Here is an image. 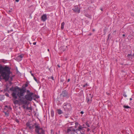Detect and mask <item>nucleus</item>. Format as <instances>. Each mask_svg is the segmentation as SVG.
<instances>
[{
    "label": "nucleus",
    "mask_w": 134,
    "mask_h": 134,
    "mask_svg": "<svg viewBox=\"0 0 134 134\" xmlns=\"http://www.w3.org/2000/svg\"><path fill=\"white\" fill-rule=\"evenodd\" d=\"M11 69V68L8 65L3 66L0 64V81L3 79L7 82L9 81V78L11 80H12L13 77L10 76V74H12Z\"/></svg>",
    "instance_id": "obj_1"
},
{
    "label": "nucleus",
    "mask_w": 134,
    "mask_h": 134,
    "mask_svg": "<svg viewBox=\"0 0 134 134\" xmlns=\"http://www.w3.org/2000/svg\"><path fill=\"white\" fill-rule=\"evenodd\" d=\"M13 88H10V90L11 91H13L12 93V95L13 98H14V100L18 98V97L19 99V100L22 104H23L25 105H28V102L25 99V95L24 97V94L23 96H21L20 94V91L16 90L15 91V90L13 89Z\"/></svg>",
    "instance_id": "obj_2"
},
{
    "label": "nucleus",
    "mask_w": 134,
    "mask_h": 134,
    "mask_svg": "<svg viewBox=\"0 0 134 134\" xmlns=\"http://www.w3.org/2000/svg\"><path fill=\"white\" fill-rule=\"evenodd\" d=\"M28 86V83L27 82H26L25 84H24L21 87H19L18 86H15L14 87L13 86L11 88H13V89L15 90V91L16 90L19 91H25V90L26 89V88Z\"/></svg>",
    "instance_id": "obj_3"
},
{
    "label": "nucleus",
    "mask_w": 134,
    "mask_h": 134,
    "mask_svg": "<svg viewBox=\"0 0 134 134\" xmlns=\"http://www.w3.org/2000/svg\"><path fill=\"white\" fill-rule=\"evenodd\" d=\"M35 131L36 133L37 134H44V131L42 128H41L40 126L38 125L35 126Z\"/></svg>",
    "instance_id": "obj_4"
},
{
    "label": "nucleus",
    "mask_w": 134,
    "mask_h": 134,
    "mask_svg": "<svg viewBox=\"0 0 134 134\" xmlns=\"http://www.w3.org/2000/svg\"><path fill=\"white\" fill-rule=\"evenodd\" d=\"M60 96H62L63 97H65L68 98H69L70 95L68 93L67 91L66 90H63L62 91V93L60 94Z\"/></svg>",
    "instance_id": "obj_5"
},
{
    "label": "nucleus",
    "mask_w": 134,
    "mask_h": 134,
    "mask_svg": "<svg viewBox=\"0 0 134 134\" xmlns=\"http://www.w3.org/2000/svg\"><path fill=\"white\" fill-rule=\"evenodd\" d=\"M63 108L65 111H70L71 109V106L70 103H64Z\"/></svg>",
    "instance_id": "obj_6"
},
{
    "label": "nucleus",
    "mask_w": 134,
    "mask_h": 134,
    "mask_svg": "<svg viewBox=\"0 0 134 134\" xmlns=\"http://www.w3.org/2000/svg\"><path fill=\"white\" fill-rule=\"evenodd\" d=\"M34 94H26L25 95V99L28 101L31 102L33 99V95Z\"/></svg>",
    "instance_id": "obj_7"
},
{
    "label": "nucleus",
    "mask_w": 134,
    "mask_h": 134,
    "mask_svg": "<svg viewBox=\"0 0 134 134\" xmlns=\"http://www.w3.org/2000/svg\"><path fill=\"white\" fill-rule=\"evenodd\" d=\"M93 96L91 93L88 96H87L86 98V101L88 104H90L92 100Z\"/></svg>",
    "instance_id": "obj_8"
},
{
    "label": "nucleus",
    "mask_w": 134,
    "mask_h": 134,
    "mask_svg": "<svg viewBox=\"0 0 134 134\" xmlns=\"http://www.w3.org/2000/svg\"><path fill=\"white\" fill-rule=\"evenodd\" d=\"M26 125L27 126L29 127L30 130L33 129L35 128V126L36 125H38L39 126V125L38 124H37L36 123L34 124L32 126H31V125L29 124V123H26Z\"/></svg>",
    "instance_id": "obj_9"
},
{
    "label": "nucleus",
    "mask_w": 134,
    "mask_h": 134,
    "mask_svg": "<svg viewBox=\"0 0 134 134\" xmlns=\"http://www.w3.org/2000/svg\"><path fill=\"white\" fill-rule=\"evenodd\" d=\"M84 128H86V127H82L81 125H80L79 126L78 128L76 129L77 131H80L81 133H84L85 131V130L83 129Z\"/></svg>",
    "instance_id": "obj_10"
},
{
    "label": "nucleus",
    "mask_w": 134,
    "mask_h": 134,
    "mask_svg": "<svg viewBox=\"0 0 134 134\" xmlns=\"http://www.w3.org/2000/svg\"><path fill=\"white\" fill-rule=\"evenodd\" d=\"M26 92V94H34V93L33 92H31L29 90H27L26 89L25 90V91H20V94L21 96H23L24 94Z\"/></svg>",
    "instance_id": "obj_11"
},
{
    "label": "nucleus",
    "mask_w": 134,
    "mask_h": 134,
    "mask_svg": "<svg viewBox=\"0 0 134 134\" xmlns=\"http://www.w3.org/2000/svg\"><path fill=\"white\" fill-rule=\"evenodd\" d=\"M72 10L74 11V13H79L80 12V9L77 6H74L72 9Z\"/></svg>",
    "instance_id": "obj_12"
},
{
    "label": "nucleus",
    "mask_w": 134,
    "mask_h": 134,
    "mask_svg": "<svg viewBox=\"0 0 134 134\" xmlns=\"http://www.w3.org/2000/svg\"><path fill=\"white\" fill-rule=\"evenodd\" d=\"M71 131H72L76 133L77 132V131L76 129L75 130V129H73V127L72 126L70 127L67 129V132L68 133L69 132H70Z\"/></svg>",
    "instance_id": "obj_13"
},
{
    "label": "nucleus",
    "mask_w": 134,
    "mask_h": 134,
    "mask_svg": "<svg viewBox=\"0 0 134 134\" xmlns=\"http://www.w3.org/2000/svg\"><path fill=\"white\" fill-rule=\"evenodd\" d=\"M41 19L42 21L43 22L45 21L47 19V15L46 14H43L41 16Z\"/></svg>",
    "instance_id": "obj_14"
},
{
    "label": "nucleus",
    "mask_w": 134,
    "mask_h": 134,
    "mask_svg": "<svg viewBox=\"0 0 134 134\" xmlns=\"http://www.w3.org/2000/svg\"><path fill=\"white\" fill-rule=\"evenodd\" d=\"M67 46H62L60 47L59 49L61 51V52H64L65 51L66 49H67Z\"/></svg>",
    "instance_id": "obj_15"
},
{
    "label": "nucleus",
    "mask_w": 134,
    "mask_h": 134,
    "mask_svg": "<svg viewBox=\"0 0 134 134\" xmlns=\"http://www.w3.org/2000/svg\"><path fill=\"white\" fill-rule=\"evenodd\" d=\"M65 111L63 112L64 115L65 116V118H68V116L69 115V111Z\"/></svg>",
    "instance_id": "obj_16"
},
{
    "label": "nucleus",
    "mask_w": 134,
    "mask_h": 134,
    "mask_svg": "<svg viewBox=\"0 0 134 134\" xmlns=\"http://www.w3.org/2000/svg\"><path fill=\"white\" fill-rule=\"evenodd\" d=\"M14 98H13V99H12V100L13 101V103L14 104H18L19 103H20L19 100H16V99H15V100H14Z\"/></svg>",
    "instance_id": "obj_17"
},
{
    "label": "nucleus",
    "mask_w": 134,
    "mask_h": 134,
    "mask_svg": "<svg viewBox=\"0 0 134 134\" xmlns=\"http://www.w3.org/2000/svg\"><path fill=\"white\" fill-rule=\"evenodd\" d=\"M57 113L59 115H60L62 114H63V112L62 110L60 109H58L57 110Z\"/></svg>",
    "instance_id": "obj_18"
},
{
    "label": "nucleus",
    "mask_w": 134,
    "mask_h": 134,
    "mask_svg": "<svg viewBox=\"0 0 134 134\" xmlns=\"http://www.w3.org/2000/svg\"><path fill=\"white\" fill-rule=\"evenodd\" d=\"M127 57L130 60H131L132 58V57L131 53V54H128L127 55Z\"/></svg>",
    "instance_id": "obj_19"
},
{
    "label": "nucleus",
    "mask_w": 134,
    "mask_h": 134,
    "mask_svg": "<svg viewBox=\"0 0 134 134\" xmlns=\"http://www.w3.org/2000/svg\"><path fill=\"white\" fill-rule=\"evenodd\" d=\"M51 115L52 117H53L54 115V111L52 109L51 111Z\"/></svg>",
    "instance_id": "obj_20"
},
{
    "label": "nucleus",
    "mask_w": 134,
    "mask_h": 134,
    "mask_svg": "<svg viewBox=\"0 0 134 134\" xmlns=\"http://www.w3.org/2000/svg\"><path fill=\"white\" fill-rule=\"evenodd\" d=\"M15 59L18 61H20L21 60V59L18 56L15 58Z\"/></svg>",
    "instance_id": "obj_21"
},
{
    "label": "nucleus",
    "mask_w": 134,
    "mask_h": 134,
    "mask_svg": "<svg viewBox=\"0 0 134 134\" xmlns=\"http://www.w3.org/2000/svg\"><path fill=\"white\" fill-rule=\"evenodd\" d=\"M64 24L65 23L64 22H63L62 23L61 29L62 30H63L64 29Z\"/></svg>",
    "instance_id": "obj_22"
},
{
    "label": "nucleus",
    "mask_w": 134,
    "mask_h": 134,
    "mask_svg": "<svg viewBox=\"0 0 134 134\" xmlns=\"http://www.w3.org/2000/svg\"><path fill=\"white\" fill-rule=\"evenodd\" d=\"M123 107L124 108H125V109H128V108L131 109V107H129L128 105H124L123 106Z\"/></svg>",
    "instance_id": "obj_23"
},
{
    "label": "nucleus",
    "mask_w": 134,
    "mask_h": 134,
    "mask_svg": "<svg viewBox=\"0 0 134 134\" xmlns=\"http://www.w3.org/2000/svg\"><path fill=\"white\" fill-rule=\"evenodd\" d=\"M34 97H35L37 99H38L39 98V96L36 94L34 95L33 94V98Z\"/></svg>",
    "instance_id": "obj_24"
},
{
    "label": "nucleus",
    "mask_w": 134,
    "mask_h": 134,
    "mask_svg": "<svg viewBox=\"0 0 134 134\" xmlns=\"http://www.w3.org/2000/svg\"><path fill=\"white\" fill-rule=\"evenodd\" d=\"M34 80L38 83V84L40 83L39 81L37 80V79L36 78V77H34Z\"/></svg>",
    "instance_id": "obj_25"
},
{
    "label": "nucleus",
    "mask_w": 134,
    "mask_h": 134,
    "mask_svg": "<svg viewBox=\"0 0 134 134\" xmlns=\"http://www.w3.org/2000/svg\"><path fill=\"white\" fill-rule=\"evenodd\" d=\"M24 55L23 54H21V55H20L18 56V57H19L21 59V60H22V58L24 57Z\"/></svg>",
    "instance_id": "obj_26"
},
{
    "label": "nucleus",
    "mask_w": 134,
    "mask_h": 134,
    "mask_svg": "<svg viewBox=\"0 0 134 134\" xmlns=\"http://www.w3.org/2000/svg\"><path fill=\"white\" fill-rule=\"evenodd\" d=\"M85 16L86 17H87L89 18H91V16L90 15H89L88 14H85Z\"/></svg>",
    "instance_id": "obj_27"
},
{
    "label": "nucleus",
    "mask_w": 134,
    "mask_h": 134,
    "mask_svg": "<svg viewBox=\"0 0 134 134\" xmlns=\"http://www.w3.org/2000/svg\"><path fill=\"white\" fill-rule=\"evenodd\" d=\"M10 91V90H8V88H5L4 90V92H5L7 91L8 92H9Z\"/></svg>",
    "instance_id": "obj_28"
},
{
    "label": "nucleus",
    "mask_w": 134,
    "mask_h": 134,
    "mask_svg": "<svg viewBox=\"0 0 134 134\" xmlns=\"http://www.w3.org/2000/svg\"><path fill=\"white\" fill-rule=\"evenodd\" d=\"M111 34H109L108 36V38L107 39V41H108L110 37L111 36Z\"/></svg>",
    "instance_id": "obj_29"
},
{
    "label": "nucleus",
    "mask_w": 134,
    "mask_h": 134,
    "mask_svg": "<svg viewBox=\"0 0 134 134\" xmlns=\"http://www.w3.org/2000/svg\"><path fill=\"white\" fill-rule=\"evenodd\" d=\"M75 128H76L79 125V124L77 122H75Z\"/></svg>",
    "instance_id": "obj_30"
},
{
    "label": "nucleus",
    "mask_w": 134,
    "mask_h": 134,
    "mask_svg": "<svg viewBox=\"0 0 134 134\" xmlns=\"http://www.w3.org/2000/svg\"><path fill=\"white\" fill-rule=\"evenodd\" d=\"M60 82H63L64 81V79H63V77H61V78L60 79Z\"/></svg>",
    "instance_id": "obj_31"
},
{
    "label": "nucleus",
    "mask_w": 134,
    "mask_h": 134,
    "mask_svg": "<svg viewBox=\"0 0 134 134\" xmlns=\"http://www.w3.org/2000/svg\"><path fill=\"white\" fill-rule=\"evenodd\" d=\"M26 109L27 110H31L32 109L31 107H29L28 106H27L26 108Z\"/></svg>",
    "instance_id": "obj_32"
},
{
    "label": "nucleus",
    "mask_w": 134,
    "mask_h": 134,
    "mask_svg": "<svg viewBox=\"0 0 134 134\" xmlns=\"http://www.w3.org/2000/svg\"><path fill=\"white\" fill-rule=\"evenodd\" d=\"M123 95L125 97H127V95L126 94V93L125 92H124L123 93Z\"/></svg>",
    "instance_id": "obj_33"
},
{
    "label": "nucleus",
    "mask_w": 134,
    "mask_h": 134,
    "mask_svg": "<svg viewBox=\"0 0 134 134\" xmlns=\"http://www.w3.org/2000/svg\"><path fill=\"white\" fill-rule=\"evenodd\" d=\"M88 86V84L87 83H86V84L83 85V86H82V87H87Z\"/></svg>",
    "instance_id": "obj_34"
},
{
    "label": "nucleus",
    "mask_w": 134,
    "mask_h": 134,
    "mask_svg": "<svg viewBox=\"0 0 134 134\" xmlns=\"http://www.w3.org/2000/svg\"><path fill=\"white\" fill-rule=\"evenodd\" d=\"M16 72L17 74H19V73H20V72H19V71H18V69L17 68H16Z\"/></svg>",
    "instance_id": "obj_35"
},
{
    "label": "nucleus",
    "mask_w": 134,
    "mask_h": 134,
    "mask_svg": "<svg viewBox=\"0 0 134 134\" xmlns=\"http://www.w3.org/2000/svg\"><path fill=\"white\" fill-rule=\"evenodd\" d=\"M5 86H6V88L8 89L9 88L8 84H6V85Z\"/></svg>",
    "instance_id": "obj_36"
},
{
    "label": "nucleus",
    "mask_w": 134,
    "mask_h": 134,
    "mask_svg": "<svg viewBox=\"0 0 134 134\" xmlns=\"http://www.w3.org/2000/svg\"><path fill=\"white\" fill-rule=\"evenodd\" d=\"M85 124L86 125H87L88 127H90V126L89 125V124L87 122Z\"/></svg>",
    "instance_id": "obj_37"
},
{
    "label": "nucleus",
    "mask_w": 134,
    "mask_h": 134,
    "mask_svg": "<svg viewBox=\"0 0 134 134\" xmlns=\"http://www.w3.org/2000/svg\"><path fill=\"white\" fill-rule=\"evenodd\" d=\"M5 95L8 97H9V94L8 93H5Z\"/></svg>",
    "instance_id": "obj_38"
},
{
    "label": "nucleus",
    "mask_w": 134,
    "mask_h": 134,
    "mask_svg": "<svg viewBox=\"0 0 134 134\" xmlns=\"http://www.w3.org/2000/svg\"><path fill=\"white\" fill-rule=\"evenodd\" d=\"M106 30H107L106 29H104V35H105L106 34Z\"/></svg>",
    "instance_id": "obj_39"
},
{
    "label": "nucleus",
    "mask_w": 134,
    "mask_h": 134,
    "mask_svg": "<svg viewBox=\"0 0 134 134\" xmlns=\"http://www.w3.org/2000/svg\"><path fill=\"white\" fill-rule=\"evenodd\" d=\"M51 79L53 80H54V77L53 76L51 77Z\"/></svg>",
    "instance_id": "obj_40"
},
{
    "label": "nucleus",
    "mask_w": 134,
    "mask_h": 134,
    "mask_svg": "<svg viewBox=\"0 0 134 134\" xmlns=\"http://www.w3.org/2000/svg\"><path fill=\"white\" fill-rule=\"evenodd\" d=\"M25 105L24 104V105H23L22 106V107L24 109H25L26 108Z\"/></svg>",
    "instance_id": "obj_41"
},
{
    "label": "nucleus",
    "mask_w": 134,
    "mask_h": 134,
    "mask_svg": "<svg viewBox=\"0 0 134 134\" xmlns=\"http://www.w3.org/2000/svg\"><path fill=\"white\" fill-rule=\"evenodd\" d=\"M15 121L17 123H19V121L18 119H16Z\"/></svg>",
    "instance_id": "obj_42"
},
{
    "label": "nucleus",
    "mask_w": 134,
    "mask_h": 134,
    "mask_svg": "<svg viewBox=\"0 0 134 134\" xmlns=\"http://www.w3.org/2000/svg\"><path fill=\"white\" fill-rule=\"evenodd\" d=\"M27 123H29V124L31 125V126H32V125H32V124H31V122H27Z\"/></svg>",
    "instance_id": "obj_43"
},
{
    "label": "nucleus",
    "mask_w": 134,
    "mask_h": 134,
    "mask_svg": "<svg viewBox=\"0 0 134 134\" xmlns=\"http://www.w3.org/2000/svg\"><path fill=\"white\" fill-rule=\"evenodd\" d=\"M83 113L84 112L82 111L80 112V113L81 114H83Z\"/></svg>",
    "instance_id": "obj_44"
},
{
    "label": "nucleus",
    "mask_w": 134,
    "mask_h": 134,
    "mask_svg": "<svg viewBox=\"0 0 134 134\" xmlns=\"http://www.w3.org/2000/svg\"><path fill=\"white\" fill-rule=\"evenodd\" d=\"M5 115H7V116H8V114H7V113L5 112Z\"/></svg>",
    "instance_id": "obj_45"
},
{
    "label": "nucleus",
    "mask_w": 134,
    "mask_h": 134,
    "mask_svg": "<svg viewBox=\"0 0 134 134\" xmlns=\"http://www.w3.org/2000/svg\"><path fill=\"white\" fill-rule=\"evenodd\" d=\"M70 79H68L67 80V82H69L70 81Z\"/></svg>",
    "instance_id": "obj_46"
},
{
    "label": "nucleus",
    "mask_w": 134,
    "mask_h": 134,
    "mask_svg": "<svg viewBox=\"0 0 134 134\" xmlns=\"http://www.w3.org/2000/svg\"><path fill=\"white\" fill-rule=\"evenodd\" d=\"M36 42H34L33 43V44L34 45H35L36 44Z\"/></svg>",
    "instance_id": "obj_47"
},
{
    "label": "nucleus",
    "mask_w": 134,
    "mask_h": 134,
    "mask_svg": "<svg viewBox=\"0 0 134 134\" xmlns=\"http://www.w3.org/2000/svg\"><path fill=\"white\" fill-rule=\"evenodd\" d=\"M31 75H32V76H33L34 77H35V76H34V74H32V73H31Z\"/></svg>",
    "instance_id": "obj_48"
},
{
    "label": "nucleus",
    "mask_w": 134,
    "mask_h": 134,
    "mask_svg": "<svg viewBox=\"0 0 134 134\" xmlns=\"http://www.w3.org/2000/svg\"><path fill=\"white\" fill-rule=\"evenodd\" d=\"M90 130V129L89 128H88L87 130V132H88Z\"/></svg>",
    "instance_id": "obj_49"
},
{
    "label": "nucleus",
    "mask_w": 134,
    "mask_h": 134,
    "mask_svg": "<svg viewBox=\"0 0 134 134\" xmlns=\"http://www.w3.org/2000/svg\"><path fill=\"white\" fill-rule=\"evenodd\" d=\"M66 84V82H65L63 83V85H64Z\"/></svg>",
    "instance_id": "obj_50"
},
{
    "label": "nucleus",
    "mask_w": 134,
    "mask_h": 134,
    "mask_svg": "<svg viewBox=\"0 0 134 134\" xmlns=\"http://www.w3.org/2000/svg\"><path fill=\"white\" fill-rule=\"evenodd\" d=\"M92 35V34L91 33H90V34L88 35V36H91Z\"/></svg>",
    "instance_id": "obj_51"
},
{
    "label": "nucleus",
    "mask_w": 134,
    "mask_h": 134,
    "mask_svg": "<svg viewBox=\"0 0 134 134\" xmlns=\"http://www.w3.org/2000/svg\"><path fill=\"white\" fill-rule=\"evenodd\" d=\"M51 68H49V70L50 71V72H51Z\"/></svg>",
    "instance_id": "obj_52"
},
{
    "label": "nucleus",
    "mask_w": 134,
    "mask_h": 134,
    "mask_svg": "<svg viewBox=\"0 0 134 134\" xmlns=\"http://www.w3.org/2000/svg\"><path fill=\"white\" fill-rule=\"evenodd\" d=\"M15 0V1L17 2H18L19 1V0Z\"/></svg>",
    "instance_id": "obj_53"
},
{
    "label": "nucleus",
    "mask_w": 134,
    "mask_h": 134,
    "mask_svg": "<svg viewBox=\"0 0 134 134\" xmlns=\"http://www.w3.org/2000/svg\"><path fill=\"white\" fill-rule=\"evenodd\" d=\"M132 57H134V54H133L132 55Z\"/></svg>",
    "instance_id": "obj_54"
},
{
    "label": "nucleus",
    "mask_w": 134,
    "mask_h": 134,
    "mask_svg": "<svg viewBox=\"0 0 134 134\" xmlns=\"http://www.w3.org/2000/svg\"><path fill=\"white\" fill-rule=\"evenodd\" d=\"M33 99L35 100H36V98H34V97H33Z\"/></svg>",
    "instance_id": "obj_55"
},
{
    "label": "nucleus",
    "mask_w": 134,
    "mask_h": 134,
    "mask_svg": "<svg viewBox=\"0 0 134 134\" xmlns=\"http://www.w3.org/2000/svg\"><path fill=\"white\" fill-rule=\"evenodd\" d=\"M107 94L108 95H109V93H107Z\"/></svg>",
    "instance_id": "obj_56"
},
{
    "label": "nucleus",
    "mask_w": 134,
    "mask_h": 134,
    "mask_svg": "<svg viewBox=\"0 0 134 134\" xmlns=\"http://www.w3.org/2000/svg\"><path fill=\"white\" fill-rule=\"evenodd\" d=\"M125 35L124 34L122 35V36L123 37H125Z\"/></svg>",
    "instance_id": "obj_57"
},
{
    "label": "nucleus",
    "mask_w": 134,
    "mask_h": 134,
    "mask_svg": "<svg viewBox=\"0 0 134 134\" xmlns=\"http://www.w3.org/2000/svg\"><path fill=\"white\" fill-rule=\"evenodd\" d=\"M57 66L59 68H60V66L59 65H58Z\"/></svg>",
    "instance_id": "obj_58"
},
{
    "label": "nucleus",
    "mask_w": 134,
    "mask_h": 134,
    "mask_svg": "<svg viewBox=\"0 0 134 134\" xmlns=\"http://www.w3.org/2000/svg\"><path fill=\"white\" fill-rule=\"evenodd\" d=\"M100 9L101 11H103V9L102 8H100Z\"/></svg>",
    "instance_id": "obj_59"
},
{
    "label": "nucleus",
    "mask_w": 134,
    "mask_h": 134,
    "mask_svg": "<svg viewBox=\"0 0 134 134\" xmlns=\"http://www.w3.org/2000/svg\"><path fill=\"white\" fill-rule=\"evenodd\" d=\"M132 100V99L131 98H130V100L131 101Z\"/></svg>",
    "instance_id": "obj_60"
},
{
    "label": "nucleus",
    "mask_w": 134,
    "mask_h": 134,
    "mask_svg": "<svg viewBox=\"0 0 134 134\" xmlns=\"http://www.w3.org/2000/svg\"><path fill=\"white\" fill-rule=\"evenodd\" d=\"M5 107L8 108V106L7 105H5Z\"/></svg>",
    "instance_id": "obj_61"
},
{
    "label": "nucleus",
    "mask_w": 134,
    "mask_h": 134,
    "mask_svg": "<svg viewBox=\"0 0 134 134\" xmlns=\"http://www.w3.org/2000/svg\"><path fill=\"white\" fill-rule=\"evenodd\" d=\"M10 32V31H9V30H8V33H9V32Z\"/></svg>",
    "instance_id": "obj_62"
},
{
    "label": "nucleus",
    "mask_w": 134,
    "mask_h": 134,
    "mask_svg": "<svg viewBox=\"0 0 134 134\" xmlns=\"http://www.w3.org/2000/svg\"><path fill=\"white\" fill-rule=\"evenodd\" d=\"M10 32H13V30H10Z\"/></svg>",
    "instance_id": "obj_63"
},
{
    "label": "nucleus",
    "mask_w": 134,
    "mask_h": 134,
    "mask_svg": "<svg viewBox=\"0 0 134 134\" xmlns=\"http://www.w3.org/2000/svg\"><path fill=\"white\" fill-rule=\"evenodd\" d=\"M92 132H93V133H94V131L93 130H92Z\"/></svg>",
    "instance_id": "obj_64"
}]
</instances>
